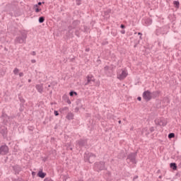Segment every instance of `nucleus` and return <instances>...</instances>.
I'll list each match as a JSON object with an SVG mask.
<instances>
[{
  "instance_id": "9d476101",
  "label": "nucleus",
  "mask_w": 181,
  "mask_h": 181,
  "mask_svg": "<svg viewBox=\"0 0 181 181\" xmlns=\"http://www.w3.org/2000/svg\"><path fill=\"white\" fill-rule=\"evenodd\" d=\"M157 124L160 127H166V125H168V120H166V119L161 118L157 120Z\"/></svg>"
},
{
  "instance_id": "ea45409f",
  "label": "nucleus",
  "mask_w": 181,
  "mask_h": 181,
  "mask_svg": "<svg viewBox=\"0 0 181 181\" xmlns=\"http://www.w3.org/2000/svg\"><path fill=\"white\" fill-rule=\"evenodd\" d=\"M80 110H81V107H79L78 106H76L75 108V111H76V112H78V111H80Z\"/></svg>"
},
{
  "instance_id": "e2e57ef3",
  "label": "nucleus",
  "mask_w": 181,
  "mask_h": 181,
  "mask_svg": "<svg viewBox=\"0 0 181 181\" xmlns=\"http://www.w3.org/2000/svg\"><path fill=\"white\" fill-rule=\"evenodd\" d=\"M121 122H122L121 120H119V121H118V123H119V124H121Z\"/></svg>"
},
{
  "instance_id": "603ef678",
  "label": "nucleus",
  "mask_w": 181,
  "mask_h": 181,
  "mask_svg": "<svg viewBox=\"0 0 181 181\" xmlns=\"http://www.w3.org/2000/svg\"><path fill=\"white\" fill-rule=\"evenodd\" d=\"M85 51H86V52H89V51H90V48H86V49H85Z\"/></svg>"
},
{
  "instance_id": "09e8293b",
  "label": "nucleus",
  "mask_w": 181,
  "mask_h": 181,
  "mask_svg": "<svg viewBox=\"0 0 181 181\" xmlns=\"http://www.w3.org/2000/svg\"><path fill=\"white\" fill-rule=\"evenodd\" d=\"M137 100H138V101H141V100H142V98H141L140 96H139V97L137 98Z\"/></svg>"
},
{
  "instance_id": "bb28decb",
  "label": "nucleus",
  "mask_w": 181,
  "mask_h": 181,
  "mask_svg": "<svg viewBox=\"0 0 181 181\" xmlns=\"http://www.w3.org/2000/svg\"><path fill=\"white\" fill-rule=\"evenodd\" d=\"M39 23H43L45 22V16H40L38 19Z\"/></svg>"
},
{
  "instance_id": "a19ab883",
  "label": "nucleus",
  "mask_w": 181,
  "mask_h": 181,
  "mask_svg": "<svg viewBox=\"0 0 181 181\" xmlns=\"http://www.w3.org/2000/svg\"><path fill=\"white\" fill-rule=\"evenodd\" d=\"M154 131H155V127H151L150 128V132H153Z\"/></svg>"
},
{
  "instance_id": "ddd939ff",
  "label": "nucleus",
  "mask_w": 181,
  "mask_h": 181,
  "mask_svg": "<svg viewBox=\"0 0 181 181\" xmlns=\"http://www.w3.org/2000/svg\"><path fill=\"white\" fill-rule=\"evenodd\" d=\"M159 94H160V90H155L151 92V99L153 98L155 100V98H158V97H159Z\"/></svg>"
},
{
  "instance_id": "de8ad7c7",
  "label": "nucleus",
  "mask_w": 181,
  "mask_h": 181,
  "mask_svg": "<svg viewBox=\"0 0 181 181\" xmlns=\"http://www.w3.org/2000/svg\"><path fill=\"white\" fill-rule=\"evenodd\" d=\"M120 33H122V35H125V30H121Z\"/></svg>"
},
{
  "instance_id": "39448f33",
  "label": "nucleus",
  "mask_w": 181,
  "mask_h": 181,
  "mask_svg": "<svg viewBox=\"0 0 181 181\" xmlns=\"http://www.w3.org/2000/svg\"><path fill=\"white\" fill-rule=\"evenodd\" d=\"M9 153V147L6 145H1L0 146V155L4 156L5 155H8Z\"/></svg>"
},
{
  "instance_id": "0e129e2a",
  "label": "nucleus",
  "mask_w": 181,
  "mask_h": 181,
  "mask_svg": "<svg viewBox=\"0 0 181 181\" xmlns=\"http://www.w3.org/2000/svg\"><path fill=\"white\" fill-rule=\"evenodd\" d=\"M136 46H137V45L136 44V45H134V47H136Z\"/></svg>"
},
{
  "instance_id": "0eeeda50",
  "label": "nucleus",
  "mask_w": 181,
  "mask_h": 181,
  "mask_svg": "<svg viewBox=\"0 0 181 181\" xmlns=\"http://www.w3.org/2000/svg\"><path fill=\"white\" fill-rule=\"evenodd\" d=\"M0 134L2 135L4 139H8V128L5 126L0 127Z\"/></svg>"
},
{
  "instance_id": "393cba45",
  "label": "nucleus",
  "mask_w": 181,
  "mask_h": 181,
  "mask_svg": "<svg viewBox=\"0 0 181 181\" xmlns=\"http://www.w3.org/2000/svg\"><path fill=\"white\" fill-rule=\"evenodd\" d=\"M18 99H19L20 103H21V104H23V105L25 103V100L23 99V97L19 96Z\"/></svg>"
},
{
  "instance_id": "412c9836",
  "label": "nucleus",
  "mask_w": 181,
  "mask_h": 181,
  "mask_svg": "<svg viewBox=\"0 0 181 181\" xmlns=\"http://www.w3.org/2000/svg\"><path fill=\"white\" fill-rule=\"evenodd\" d=\"M66 119L69 121H71V119H74V114L73 112H69L66 116Z\"/></svg>"
},
{
  "instance_id": "20e7f679",
  "label": "nucleus",
  "mask_w": 181,
  "mask_h": 181,
  "mask_svg": "<svg viewBox=\"0 0 181 181\" xmlns=\"http://www.w3.org/2000/svg\"><path fill=\"white\" fill-rule=\"evenodd\" d=\"M138 156V151L133 152L129 153L127 158V160H129L131 163H133V165H136L138 161H136V157Z\"/></svg>"
},
{
  "instance_id": "a18cd8bd",
  "label": "nucleus",
  "mask_w": 181,
  "mask_h": 181,
  "mask_svg": "<svg viewBox=\"0 0 181 181\" xmlns=\"http://www.w3.org/2000/svg\"><path fill=\"white\" fill-rule=\"evenodd\" d=\"M23 72H20L19 73V77H23Z\"/></svg>"
},
{
  "instance_id": "2f4dec72",
  "label": "nucleus",
  "mask_w": 181,
  "mask_h": 181,
  "mask_svg": "<svg viewBox=\"0 0 181 181\" xmlns=\"http://www.w3.org/2000/svg\"><path fill=\"white\" fill-rule=\"evenodd\" d=\"M19 111L22 112L23 111V104H20Z\"/></svg>"
},
{
  "instance_id": "f8f14e48",
  "label": "nucleus",
  "mask_w": 181,
  "mask_h": 181,
  "mask_svg": "<svg viewBox=\"0 0 181 181\" xmlns=\"http://www.w3.org/2000/svg\"><path fill=\"white\" fill-rule=\"evenodd\" d=\"M13 170L15 171L16 175H19V173L22 172V167L18 165L13 166Z\"/></svg>"
},
{
  "instance_id": "b1692460",
  "label": "nucleus",
  "mask_w": 181,
  "mask_h": 181,
  "mask_svg": "<svg viewBox=\"0 0 181 181\" xmlns=\"http://www.w3.org/2000/svg\"><path fill=\"white\" fill-rule=\"evenodd\" d=\"M173 5L175 8H176V9H179V8H180V3L179 2V1H174Z\"/></svg>"
},
{
  "instance_id": "052dcab7",
  "label": "nucleus",
  "mask_w": 181,
  "mask_h": 181,
  "mask_svg": "<svg viewBox=\"0 0 181 181\" xmlns=\"http://www.w3.org/2000/svg\"><path fill=\"white\" fill-rule=\"evenodd\" d=\"M158 179H162V175H160V176L158 177Z\"/></svg>"
},
{
  "instance_id": "1a4fd4ad",
  "label": "nucleus",
  "mask_w": 181,
  "mask_h": 181,
  "mask_svg": "<svg viewBox=\"0 0 181 181\" xmlns=\"http://www.w3.org/2000/svg\"><path fill=\"white\" fill-rule=\"evenodd\" d=\"M128 76V73L125 70L122 69V73L117 74V78L118 80H124L127 78V76Z\"/></svg>"
},
{
  "instance_id": "f257e3e1",
  "label": "nucleus",
  "mask_w": 181,
  "mask_h": 181,
  "mask_svg": "<svg viewBox=\"0 0 181 181\" xmlns=\"http://www.w3.org/2000/svg\"><path fill=\"white\" fill-rule=\"evenodd\" d=\"M26 39H28V34L25 32H22L20 35L17 36L14 40L15 45H23L26 43Z\"/></svg>"
},
{
  "instance_id": "aec40b11",
  "label": "nucleus",
  "mask_w": 181,
  "mask_h": 181,
  "mask_svg": "<svg viewBox=\"0 0 181 181\" xmlns=\"http://www.w3.org/2000/svg\"><path fill=\"white\" fill-rule=\"evenodd\" d=\"M74 29L71 25H69L68 27V36L69 37H71L73 36V33H74V31L73 30Z\"/></svg>"
},
{
  "instance_id": "680f3d73",
  "label": "nucleus",
  "mask_w": 181,
  "mask_h": 181,
  "mask_svg": "<svg viewBox=\"0 0 181 181\" xmlns=\"http://www.w3.org/2000/svg\"><path fill=\"white\" fill-rule=\"evenodd\" d=\"M48 87L49 88L52 87V84L50 83L49 85H48Z\"/></svg>"
},
{
  "instance_id": "a211bd4d",
  "label": "nucleus",
  "mask_w": 181,
  "mask_h": 181,
  "mask_svg": "<svg viewBox=\"0 0 181 181\" xmlns=\"http://www.w3.org/2000/svg\"><path fill=\"white\" fill-rule=\"evenodd\" d=\"M143 21L144 22L146 26H149L150 25H152V18H144L143 19Z\"/></svg>"
},
{
  "instance_id": "a878e982",
  "label": "nucleus",
  "mask_w": 181,
  "mask_h": 181,
  "mask_svg": "<svg viewBox=\"0 0 181 181\" xmlns=\"http://www.w3.org/2000/svg\"><path fill=\"white\" fill-rule=\"evenodd\" d=\"M69 95H70V97H74V95H77V92H76L74 90H71L69 92Z\"/></svg>"
},
{
  "instance_id": "13d9d810",
  "label": "nucleus",
  "mask_w": 181,
  "mask_h": 181,
  "mask_svg": "<svg viewBox=\"0 0 181 181\" xmlns=\"http://www.w3.org/2000/svg\"><path fill=\"white\" fill-rule=\"evenodd\" d=\"M28 83H32V79H28Z\"/></svg>"
},
{
  "instance_id": "4468645a",
  "label": "nucleus",
  "mask_w": 181,
  "mask_h": 181,
  "mask_svg": "<svg viewBox=\"0 0 181 181\" xmlns=\"http://www.w3.org/2000/svg\"><path fill=\"white\" fill-rule=\"evenodd\" d=\"M35 88L37 91L40 93V94H42L43 93V83L37 84L35 86Z\"/></svg>"
},
{
  "instance_id": "5701e85b",
  "label": "nucleus",
  "mask_w": 181,
  "mask_h": 181,
  "mask_svg": "<svg viewBox=\"0 0 181 181\" xmlns=\"http://www.w3.org/2000/svg\"><path fill=\"white\" fill-rule=\"evenodd\" d=\"M170 168L173 169V170H177V164H176V163H170Z\"/></svg>"
},
{
  "instance_id": "e433bc0d",
  "label": "nucleus",
  "mask_w": 181,
  "mask_h": 181,
  "mask_svg": "<svg viewBox=\"0 0 181 181\" xmlns=\"http://www.w3.org/2000/svg\"><path fill=\"white\" fill-rule=\"evenodd\" d=\"M75 35H76V36H77V37H80V34L78 33V30H76L75 31Z\"/></svg>"
},
{
  "instance_id": "c03bdc74",
  "label": "nucleus",
  "mask_w": 181,
  "mask_h": 181,
  "mask_svg": "<svg viewBox=\"0 0 181 181\" xmlns=\"http://www.w3.org/2000/svg\"><path fill=\"white\" fill-rule=\"evenodd\" d=\"M31 54H32V56H36V52L33 51V52H31Z\"/></svg>"
},
{
  "instance_id": "4be33fe9",
  "label": "nucleus",
  "mask_w": 181,
  "mask_h": 181,
  "mask_svg": "<svg viewBox=\"0 0 181 181\" xmlns=\"http://www.w3.org/2000/svg\"><path fill=\"white\" fill-rule=\"evenodd\" d=\"M78 25H80V21L78 20H76V21H74L72 24H71V26L76 29V28H77L78 26Z\"/></svg>"
},
{
  "instance_id": "37998d69",
  "label": "nucleus",
  "mask_w": 181,
  "mask_h": 181,
  "mask_svg": "<svg viewBox=\"0 0 181 181\" xmlns=\"http://www.w3.org/2000/svg\"><path fill=\"white\" fill-rule=\"evenodd\" d=\"M120 28H121V29H125V25L121 24Z\"/></svg>"
},
{
  "instance_id": "5fc2aeb1",
  "label": "nucleus",
  "mask_w": 181,
  "mask_h": 181,
  "mask_svg": "<svg viewBox=\"0 0 181 181\" xmlns=\"http://www.w3.org/2000/svg\"><path fill=\"white\" fill-rule=\"evenodd\" d=\"M77 181V180H76ZM78 181H84V180L83 178H80L79 180H78Z\"/></svg>"
},
{
  "instance_id": "4c0bfd02",
  "label": "nucleus",
  "mask_w": 181,
  "mask_h": 181,
  "mask_svg": "<svg viewBox=\"0 0 181 181\" xmlns=\"http://www.w3.org/2000/svg\"><path fill=\"white\" fill-rule=\"evenodd\" d=\"M108 70H110V66H105L104 67V71H108Z\"/></svg>"
},
{
  "instance_id": "c756f323",
  "label": "nucleus",
  "mask_w": 181,
  "mask_h": 181,
  "mask_svg": "<svg viewBox=\"0 0 181 181\" xmlns=\"http://www.w3.org/2000/svg\"><path fill=\"white\" fill-rule=\"evenodd\" d=\"M19 73V69L15 68L13 70V74L17 75Z\"/></svg>"
},
{
  "instance_id": "9b49d317",
  "label": "nucleus",
  "mask_w": 181,
  "mask_h": 181,
  "mask_svg": "<svg viewBox=\"0 0 181 181\" xmlns=\"http://www.w3.org/2000/svg\"><path fill=\"white\" fill-rule=\"evenodd\" d=\"M86 78L87 82L85 83V86H88V84L91 83V81H93V83L95 82V78H94V76H93L92 74L88 75Z\"/></svg>"
},
{
  "instance_id": "7ed1b4c3",
  "label": "nucleus",
  "mask_w": 181,
  "mask_h": 181,
  "mask_svg": "<svg viewBox=\"0 0 181 181\" xmlns=\"http://www.w3.org/2000/svg\"><path fill=\"white\" fill-rule=\"evenodd\" d=\"M85 162H88V163H93L97 158V156L93 153L86 152L83 155Z\"/></svg>"
},
{
  "instance_id": "cd10ccee",
  "label": "nucleus",
  "mask_w": 181,
  "mask_h": 181,
  "mask_svg": "<svg viewBox=\"0 0 181 181\" xmlns=\"http://www.w3.org/2000/svg\"><path fill=\"white\" fill-rule=\"evenodd\" d=\"M169 139H172V138H175V133H170L168 134Z\"/></svg>"
},
{
  "instance_id": "58836bf2",
  "label": "nucleus",
  "mask_w": 181,
  "mask_h": 181,
  "mask_svg": "<svg viewBox=\"0 0 181 181\" xmlns=\"http://www.w3.org/2000/svg\"><path fill=\"white\" fill-rule=\"evenodd\" d=\"M54 114L55 117H59V112L57 110H54Z\"/></svg>"
},
{
  "instance_id": "bf43d9fd",
  "label": "nucleus",
  "mask_w": 181,
  "mask_h": 181,
  "mask_svg": "<svg viewBox=\"0 0 181 181\" xmlns=\"http://www.w3.org/2000/svg\"><path fill=\"white\" fill-rule=\"evenodd\" d=\"M139 39L142 40V35H140Z\"/></svg>"
},
{
  "instance_id": "79ce46f5",
  "label": "nucleus",
  "mask_w": 181,
  "mask_h": 181,
  "mask_svg": "<svg viewBox=\"0 0 181 181\" xmlns=\"http://www.w3.org/2000/svg\"><path fill=\"white\" fill-rule=\"evenodd\" d=\"M31 175H32L33 177H35V176H36V172L33 171Z\"/></svg>"
},
{
  "instance_id": "3c124183",
  "label": "nucleus",
  "mask_w": 181,
  "mask_h": 181,
  "mask_svg": "<svg viewBox=\"0 0 181 181\" xmlns=\"http://www.w3.org/2000/svg\"><path fill=\"white\" fill-rule=\"evenodd\" d=\"M66 103H67L68 104H71V101L70 100V99H68L67 101H66Z\"/></svg>"
},
{
  "instance_id": "4d7b16f0",
  "label": "nucleus",
  "mask_w": 181,
  "mask_h": 181,
  "mask_svg": "<svg viewBox=\"0 0 181 181\" xmlns=\"http://www.w3.org/2000/svg\"><path fill=\"white\" fill-rule=\"evenodd\" d=\"M139 36H142V33H138Z\"/></svg>"
},
{
  "instance_id": "7c9ffc66",
  "label": "nucleus",
  "mask_w": 181,
  "mask_h": 181,
  "mask_svg": "<svg viewBox=\"0 0 181 181\" xmlns=\"http://www.w3.org/2000/svg\"><path fill=\"white\" fill-rule=\"evenodd\" d=\"M76 4L78 6H79V5H81V0H76Z\"/></svg>"
},
{
  "instance_id": "8fccbe9b",
  "label": "nucleus",
  "mask_w": 181,
  "mask_h": 181,
  "mask_svg": "<svg viewBox=\"0 0 181 181\" xmlns=\"http://www.w3.org/2000/svg\"><path fill=\"white\" fill-rule=\"evenodd\" d=\"M31 63H33V64L36 63V59H32V60H31Z\"/></svg>"
},
{
  "instance_id": "c9c22d12",
  "label": "nucleus",
  "mask_w": 181,
  "mask_h": 181,
  "mask_svg": "<svg viewBox=\"0 0 181 181\" xmlns=\"http://www.w3.org/2000/svg\"><path fill=\"white\" fill-rule=\"evenodd\" d=\"M61 111H69V107H63V108H62L61 109Z\"/></svg>"
},
{
  "instance_id": "72a5a7b5",
  "label": "nucleus",
  "mask_w": 181,
  "mask_h": 181,
  "mask_svg": "<svg viewBox=\"0 0 181 181\" xmlns=\"http://www.w3.org/2000/svg\"><path fill=\"white\" fill-rule=\"evenodd\" d=\"M43 181H54V180H53L50 177H45Z\"/></svg>"
},
{
  "instance_id": "f704fd0d",
  "label": "nucleus",
  "mask_w": 181,
  "mask_h": 181,
  "mask_svg": "<svg viewBox=\"0 0 181 181\" xmlns=\"http://www.w3.org/2000/svg\"><path fill=\"white\" fill-rule=\"evenodd\" d=\"M35 8V12L37 13H39V12H40V11H42V9H40V8H38L37 7H35V8Z\"/></svg>"
},
{
  "instance_id": "2eb2a0df",
  "label": "nucleus",
  "mask_w": 181,
  "mask_h": 181,
  "mask_svg": "<svg viewBox=\"0 0 181 181\" xmlns=\"http://www.w3.org/2000/svg\"><path fill=\"white\" fill-rule=\"evenodd\" d=\"M76 104L77 105V107H78L79 108H83V110H85L84 107V104L83 103V101L81 100V99H78L76 101Z\"/></svg>"
},
{
  "instance_id": "864d4df0",
  "label": "nucleus",
  "mask_w": 181,
  "mask_h": 181,
  "mask_svg": "<svg viewBox=\"0 0 181 181\" xmlns=\"http://www.w3.org/2000/svg\"><path fill=\"white\" fill-rule=\"evenodd\" d=\"M68 149H70V151H72L73 147H70V146L68 147Z\"/></svg>"
},
{
  "instance_id": "f3484780",
  "label": "nucleus",
  "mask_w": 181,
  "mask_h": 181,
  "mask_svg": "<svg viewBox=\"0 0 181 181\" xmlns=\"http://www.w3.org/2000/svg\"><path fill=\"white\" fill-rule=\"evenodd\" d=\"M165 28H159L156 30V33L157 36H159V35H165Z\"/></svg>"
},
{
  "instance_id": "338daca9",
  "label": "nucleus",
  "mask_w": 181,
  "mask_h": 181,
  "mask_svg": "<svg viewBox=\"0 0 181 181\" xmlns=\"http://www.w3.org/2000/svg\"><path fill=\"white\" fill-rule=\"evenodd\" d=\"M50 94H52V91L50 92Z\"/></svg>"
},
{
  "instance_id": "6ab92c4d",
  "label": "nucleus",
  "mask_w": 181,
  "mask_h": 181,
  "mask_svg": "<svg viewBox=\"0 0 181 181\" xmlns=\"http://www.w3.org/2000/svg\"><path fill=\"white\" fill-rule=\"evenodd\" d=\"M118 159H125L127 158V153L124 151H121L120 153L117 155Z\"/></svg>"
},
{
  "instance_id": "f03ea898",
  "label": "nucleus",
  "mask_w": 181,
  "mask_h": 181,
  "mask_svg": "<svg viewBox=\"0 0 181 181\" xmlns=\"http://www.w3.org/2000/svg\"><path fill=\"white\" fill-rule=\"evenodd\" d=\"M93 169L95 172H101V170H107V168H105V162L104 161L95 162L93 165Z\"/></svg>"
},
{
  "instance_id": "473e14b6",
  "label": "nucleus",
  "mask_w": 181,
  "mask_h": 181,
  "mask_svg": "<svg viewBox=\"0 0 181 181\" xmlns=\"http://www.w3.org/2000/svg\"><path fill=\"white\" fill-rule=\"evenodd\" d=\"M57 82H54V81L51 82V86H52V88H53V87H54V86H57Z\"/></svg>"
},
{
  "instance_id": "c85d7f7f",
  "label": "nucleus",
  "mask_w": 181,
  "mask_h": 181,
  "mask_svg": "<svg viewBox=\"0 0 181 181\" xmlns=\"http://www.w3.org/2000/svg\"><path fill=\"white\" fill-rule=\"evenodd\" d=\"M42 4H45V1H42V2L39 1V2L37 3V4H35V5L34 6V8H37L38 6H40V5H42Z\"/></svg>"
},
{
  "instance_id": "6e6552de",
  "label": "nucleus",
  "mask_w": 181,
  "mask_h": 181,
  "mask_svg": "<svg viewBox=\"0 0 181 181\" xmlns=\"http://www.w3.org/2000/svg\"><path fill=\"white\" fill-rule=\"evenodd\" d=\"M76 144L79 148H84L87 145V139H80L79 140L76 141Z\"/></svg>"
},
{
  "instance_id": "69168bd1",
  "label": "nucleus",
  "mask_w": 181,
  "mask_h": 181,
  "mask_svg": "<svg viewBox=\"0 0 181 181\" xmlns=\"http://www.w3.org/2000/svg\"><path fill=\"white\" fill-rule=\"evenodd\" d=\"M30 131H32V129H30Z\"/></svg>"
},
{
  "instance_id": "6e6d98bb",
  "label": "nucleus",
  "mask_w": 181,
  "mask_h": 181,
  "mask_svg": "<svg viewBox=\"0 0 181 181\" xmlns=\"http://www.w3.org/2000/svg\"><path fill=\"white\" fill-rule=\"evenodd\" d=\"M5 115L6 116V114L2 113L1 117H5Z\"/></svg>"
},
{
  "instance_id": "49530a36",
  "label": "nucleus",
  "mask_w": 181,
  "mask_h": 181,
  "mask_svg": "<svg viewBox=\"0 0 181 181\" xmlns=\"http://www.w3.org/2000/svg\"><path fill=\"white\" fill-rule=\"evenodd\" d=\"M136 179H138V175H135V176L133 177V181L136 180Z\"/></svg>"
},
{
  "instance_id": "dca6fc26",
  "label": "nucleus",
  "mask_w": 181,
  "mask_h": 181,
  "mask_svg": "<svg viewBox=\"0 0 181 181\" xmlns=\"http://www.w3.org/2000/svg\"><path fill=\"white\" fill-rule=\"evenodd\" d=\"M46 173H44L43 170H41L37 173V176L41 179H45V177H46Z\"/></svg>"
},
{
  "instance_id": "423d86ee",
  "label": "nucleus",
  "mask_w": 181,
  "mask_h": 181,
  "mask_svg": "<svg viewBox=\"0 0 181 181\" xmlns=\"http://www.w3.org/2000/svg\"><path fill=\"white\" fill-rule=\"evenodd\" d=\"M143 98L148 103L152 100V93L150 90H145L143 93Z\"/></svg>"
}]
</instances>
